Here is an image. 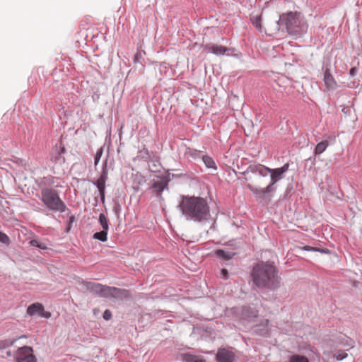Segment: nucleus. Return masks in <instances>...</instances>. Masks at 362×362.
Masks as SVG:
<instances>
[{"label": "nucleus", "mask_w": 362, "mask_h": 362, "mask_svg": "<svg viewBox=\"0 0 362 362\" xmlns=\"http://www.w3.org/2000/svg\"><path fill=\"white\" fill-rule=\"evenodd\" d=\"M303 249L306 250V251H317V252H320L321 253H327V252H329L328 250L320 249V248H317V247H310V246H308V245L304 246L303 247Z\"/></svg>", "instance_id": "a878e982"}, {"label": "nucleus", "mask_w": 362, "mask_h": 362, "mask_svg": "<svg viewBox=\"0 0 362 362\" xmlns=\"http://www.w3.org/2000/svg\"><path fill=\"white\" fill-rule=\"evenodd\" d=\"M40 316L45 318H49L51 317V313L49 312L45 311V310L43 309V311L41 313Z\"/></svg>", "instance_id": "c85d7f7f"}, {"label": "nucleus", "mask_w": 362, "mask_h": 362, "mask_svg": "<svg viewBox=\"0 0 362 362\" xmlns=\"http://www.w3.org/2000/svg\"><path fill=\"white\" fill-rule=\"evenodd\" d=\"M95 294L104 297H113L122 300L131 296L128 290L121 289L116 287L104 286L98 283H92V295Z\"/></svg>", "instance_id": "423d86ee"}, {"label": "nucleus", "mask_w": 362, "mask_h": 362, "mask_svg": "<svg viewBox=\"0 0 362 362\" xmlns=\"http://www.w3.org/2000/svg\"><path fill=\"white\" fill-rule=\"evenodd\" d=\"M205 49L209 52L213 53L216 55H223L226 52L230 50V49L223 45H218L215 44L206 45Z\"/></svg>", "instance_id": "ddd939ff"}, {"label": "nucleus", "mask_w": 362, "mask_h": 362, "mask_svg": "<svg viewBox=\"0 0 362 362\" xmlns=\"http://www.w3.org/2000/svg\"><path fill=\"white\" fill-rule=\"evenodd\" d=\"M254 284L259 288L276 290L280 286L278 271L272 264L261 262L257 264L252 273Z\"/></svg>", "instance_id": "f03ea898"}, {"label": "nucleus", "mask_w": 362, "mask_h": 362, "mask_svg": "<svg viewBox=\"0 0 362 362\" xmlns=\"http://www.w3.org/2000/svg\"><path fill=\"white\" fill-rule=\"evenodd\" d=\"M43 311V305L39 303H35L33 304H31L28 306L27 309V313L30 315H41V313Z\"/></svg>", "instance_id": "dca6fc26"}, {"label": "nucleus", "mask_w": 362, "mask_h": 362, "mask_svg": "<svg viewBox=\"0 0 362 362\" xmlns=\"http://www.w3.org/2000/svg\"><path fill=\"white\" fill-rule=\"evenodd\" d=\"M276 29L284 28L288 35L296 37H301L308 28V23L303 15L297 12L283 13L276 21Z\"/></svg>", "instance_id": "7ed1b4c3"}, {"label": "nucleus", "mask_w": 362, "mask_h": 362, "mask_svg": "<svg viewBox=\"0 0 362 362\" xmlns=\"http://www.w3.org/2000/svg\"><path fill=\"white\" fill-rule=\"evenodd\" d=\"M202 160L206 168H211L213 170H216V165L215 164L214 160L209 156H203Z\"/></svg>", "instance_id": "a211bd4d"}, {"label": "nucleus", "mask_w": 362, "mask_h": 362, "mask_svg": "<svg viewBox=\"0 0 362 362\" xmlns=\"http://www.w3.org/2000/svg\"><path fill=\"white\" fill-rule=\"evenodd\" d=\"M289 164L286 163L282 167L275 169H271L270 174V183L264 188L255 187L251 184H247V187L257 197L263 198L266 194L270 193L274 190L273 186L280 180L284 177V173L288 171Z\"/></svg>", "instance_id": "20e7f679"}, {"label": "nucleus", "mask_w": 362, "mask_h": 362, "mask_svg": "<svg viewBox=\"0 0 362 362\" xmlns=\"http://www.w3.org/2000/svg\"><path fill=\"white\" fill-rule=\"evenodd\" d=\"M0 242L6 245H9L11 240L6 233L0 231Z\"/></svg>", "instance_id": "393cba45"}, {"label": "nucleus", "mask_w": 362, "mask_h": 362, "mask_svg": "<svg viewBox=\"0 0 362 362\" xmlns=\"http://www.w3.org/2000/svg\"><path fill=\"white\" fill-rule=\"evenodd\" d=\"M346 356L347 354L343 350H339L336 354H334V357L338 361H341Z\"/></svg>", "instance_id": "bb28decb"}, {"label": "nucleus", "mask_w": 362, "mask_h": 362, "mask_svg": "<svg viewBox=\"0 0 362 362\" xmlns=\"http://www.w3.org/2000/svg\"><path fill=\"white\" fill-rule=\"evenodd\" d=\"M189 152L190 153L191 156L193 157L197 156V155L198 154V152L196 150H194V151L189 150Z\"/></svg>", "instance_id": "473e14b6"}, {"label": "nucleus", "mask_w": 362, "mask_h": 362, "mask_svg": "<svg viewBox=\"0 0 362 362\" xmlns=\"http://www.w3.org/2000/svg\"><path fill=\"white\" fill-rule=\"evenodd\" d=\"M95 362H100V361H95Z\"/></svg>", "instance_id": "58836bf2"}, {"label": "nucleus", "mask_w": 362, "mask_h": 362, "mask_svg": "<svg viewBox=\"0 0 362 362\" xmlns=\"http://www.w3.org/2000/svg\"><path fill=\"white\" fill-rule=\"evenodd\" d=\"M107 230H102L100 232H96L93 235V238L97 239L100 241L105 242L107 240Z\"/></svg>", "instance_id": "aec40b11"}, {"label": "nucleus", "mask_w": 362, "mask_h": 362, "mask_svg": "<svg viewBox=\"0 0 362 362\" xmlns=\"http://www.w3.org/2000/svg\"><path fill=\"white\" fill-rule=\"evenodd\" d=\"M290 362H309V361L304 356L293 355L290 357Z\"/></svg>", "instance_id": "5701e85b"}, {"label": "nucleus", "mask_w": 362, "mask_h": 362, "mask_svg": "<svg viewBox=\"0 0 362 362\" xmlns=\"http://www.w3.org/2000/svg\"><path fill=\"white\" fill-rule=\"evenodd\" d=\"M107 179V170L106 169V165H104L103 168V171L100 177L95 182H92L94 185H95L98 189L100 195L101 197L102 200L105 199V182Z\"/></svg>", "instance_id": "1a4fd4ad"}, {"label": "nucleus", "mask_w": 362, "mask_h": 362, "mask_svg": "<svg viewBox=\"0 0 362 362\" xmlns=\"http://www.w3.org/2000/svg\"><path fill=\"white\" fill-rule=\"evenodd\" d=\"M73 221H74V217H72V216H71V217L70 218V222H69V226H68V227H67V228H66V230H67V231H69V230H70V224L73 222Z\"/></svg>", "instance_id": "72a5a7b5"}, {"label": "nucleus", "mask_w": 362, "mask_h": 362, "mask_svg": "<svg viewBox=\"0 0 362 362\" xmlns=\"http://www.w3.org/2000/svg\"><path fill=\"white\" fill-rule=\"evenodd\" d=\"M158 178V180L153 182L152 188L156 192V196L161 198L162 192L165 189L168 188L170 178V175L159 177Z\"/></svg>", "instance_id": "6e6552de"}, {"label": "nucleus", "mask_w": 362, "mask_h": 362, "mask_svg": "<svg viewBox=\"0 0 362 362\" xmlns=\"http://www.w3.org/2000/svg\"><path fill=\"white\" fill-rule=\"evenodd\" d=\"M215 253L218 257L224 260L230 259L235 255L234 252L225 251L224 250H217Z\"/></svg>", "instance_id": "f3484780"}, {"label": "nucleus", "mask_w": 362, "mask_h": 362, "mask_svg": "<svg viewBox=\"0 0 362 362\" xmlns=\"http://www.w3.org/2000/svg\"><path fill=\"white\" fill-rule=\"evenodd\" d=\"M96 357H97V358L100 361V356L98 354L97 355V356H96ZM101 357L103 358V356H101Z\"/></svg>", "instance_id": "e433bc0d"}, {"label": "nucleus", "mask_w": 362, "mask_h": 362, "mask_svg": "<svg viewBox=\"0 0 362 362\" xmlns=\"http://www.w3.org/2000/svg\"><path fill=\"white\" fill-rule=\"evenodd\" d=\"M324 69V82L328 89L334 90L337 86V83L334 81L332 75L330 73L329 69L327 66L323 67Z\"/></svg>", "instance_id": "f8f14e48"}, {"label": "nucleus", "mask_w": 362, "mask_h": 362, "mask_svg": "<svg viewBox=\"0 0 362 362\" xmlns=\"http://www.w3.org/2000/svg\"><path fill=\"white\" fill-rule=\"evenodd\" d=\"M251 21H252L253 25H255L257 30H259V31H262V25H261L262 16L261 15L252 16Z\"/></svg>", "instance_id": "412c9836"}, {"label": "nucleus", "mask_w": 362, "mask_h": 362, "mask_svg": "<svg viewBox=\"0 0 362 362\" xmlns=\"http://www.w3.org/2000/svg\"><path fill=\"white\" fill-rule=\"evenodd\" d=\"M221 274L223 276V278L227 279V277H228V271H227V269H223L221 270Z\"/></svg>", "instance_id": "7c9ffc66"}, {"label": "nucleus", "mask_w": 362, "mask_h": 362, "mask_svg": "<svg viewBox=\"0 0 362 362\" xmlns=\"http://www.w3.org/2000/svg\"><path fill=\"white\" fill-rule=\"evenodd\" d=\"M105 320H110L112 318V313L110 310H105L103 315Z\"/></svg>", "instance_id": "cd10ccee"}, {"label": "nucleus", "mask_w": 362, "mask_h": 362, "mask_svg": "<svg viewBox=\"0 0 362 362\" xmlns=\"http://www.w3.org/2000/svg\"><path fill=\"white\" fill-rule=\"evenodd\" d=\"M235 358V354L225 348L218 349L216 356L217 362H233Z\"/></svg>", "instance_id": "9d476101"}, {"label": "nucleus", "mask_w": 362, "mask_h": 362, "mask_svg": "<svg viewBox=\"0 0 362 362\" xmlns=\"http://www.w3.org/2000/svg\"><path fill=\"white\" fill-rule=\"evenodd\" d=\"M247 173H251L259 176L266 177L269 175L270 168L261 164L250 165L247 170Z\"/></svg>", "instance_id": "9b49d317"}, {"label": "nucleus", "mask_w": 362, "mask_h": 362, "mask_svg": "<svg viewBox=\"0 0 362 362\" xmlns=\"http://www.w3.org/2000/svg\"><path fill=\"white\" fill-rule=\"evenodd\" d=\"M13 341H11L9 344L11 345V344H13Z\"/></svg>", "instance_id": "4c0bfd02"}, {"label": "nucleus", "mask_w": 362, "mask_h": 362, "mask_svg": "<svg viewBox=\"0 0 362 362\" xmlns=\"http://www.w3.org/2000/svg\"><path fill=\"white\" fill-rule=\"evenodd\" d=\"M100 154L101 153L99 154L98 153L96 154L95 157V165H96L99 159H100Z\"/></svg>", "instance_id": "2f4dec72"}, {"label": "nucleus", "mask_w": 362, "mask_h": 362, "mask_svg": "<svg viewBox=\"0 0 362 362\" xmlns=\"http://www.w3.org/2000/svg\"><path fill=\"white\" fill-rule=\"evenodd\" d=\"M93 311H94V315H96L98 313V310H97L95 309Z\"/></svg>", "instance_id": "c9c22d12"}, {"label": "nucleus", "mask_w": 362, "mask_h": 362, "mask_svg": "<svg viewBox=\"0 0 362 362\" xmlns=\"http://www.w3.org/2000/svg\"><path fill=\"white\" fill-rule=\"evenodd\" d=\"M16 362H36L37 359L33 354V350L30 346H23L19 348L15 354Z\"/></svg>", "instance_id": "0eeeda50"}, {"label": "nucleus", "mask_w": 362, "mask_h": 362, "mask_svg": "<svg viewBox=\"0 0 362 362\" xmlns=\"http://www.w3.org/2000/svg\"><path fill=\"white\" fill-rule=\"evenodd\" d=\"M29 243L32 246L37 247L42 250H46L47 248L45 243H40L37 240H31Z\"/></svg>", "instance_id": "b1692460"}, {"label": "nucleus", "mask_w": 362, "mask_h": 362, "mask_svg": "<svg viewBox=\"0 0 362 362\" xmlns=\"http://www.w3.org/2000/svg\"><path fill=\"white\" fill-rule=\"evenodd\" d=\"M179 208L187 221L200 223L207 221L210 217L208 202L206 199L200 197L182 196Z\"/></svg>", "instance_id": "f257e3e1"}, {"label": "nucleus", "mask_w": 362, "mask_h": 362, "mask_svg": "<svg viewBox=\"0 0 362 362\" xmlns=\"http://www.w3.org/2000/svg\"><path fill=\"white\" fill-rule=\"evenodd\" d=\"M41 200L49 209L63 212L66 206L60 199L57 192L50 188H44L41 191Z\"/></svg>", "instance_id": "39448f33"}, {"label": "nucleus", "mask_w": 362, "mask_h": 362, "mask_svg": "<svg viewBox=\"0 0 362 362\" xmlns=\"http://www.w3.org/2000/svg\"><path fill=\"white\" fill-rule=\"evenodd\" d=\"M81 26L83 28V30H88V28H86V25H84L83 23H81Z\"/></svg>", "instance_id": "f704fd0d"}, {"label": "nucleus", "mask_w": 362, "mask_h": 362, "mask_svg": "<svg viewBox=\"0 0 362 362\" xmlns=\"http://www.w3.org/2000/svg\"><path fill=\"white\" fill-rule=\"evenodd\" d=\"M357 72V69L356 67H352L349 71V74L351 76H354Z\"/></svg>", "instance_id": "c756f323"}, {"label": "nucleus", "mask_w": 362, "mask_h": 362, "mask_svg": "<svg viewBox=\"0 0 362 362\" xmlns=\"http://www.w3.org/2000/svg\"><path fill=\"white\" fill-rule=\"evenodd\" d=\"M180 357L184 362H206L202 357L189 353L181 354Z\"/></svg>", "instance_id": "2eb2a0df"}, {"label": "nucleus", "mask_w": 362, "mask_h": 362, "mask_svg": "<svg viewBox=\"0 0 362 362\" xmlns=\"http://www.w3.org/2000/svg\"><path fill=\"white\" fill-rule=\"evenodd\" d=\"M99 223H100L103 230H108V229H109L108 221H107L106 216L103 214H100L99 216Z\"/></svg>", "instance_id": "4be33fe9"}, {"label": "nucleus", "mask_w": 362, "mask_h": 362, "mask_svg": "<svg viewBox=\"0 0 362 362\" xmlns=\"http://www.w3.org/2000/svg\"><path fill=\"white\" fill-rule=\"evenodd\" d=\"M323 138L324 140L322 141L321 142H319L315 146L314 151L315 155H320L322 153L329 144L328 139L331 138V136L325 135Z\"/></svg>", "instance_id": "4468645a"}, {"label": "nucleus", "mask_w": 362, "mask_h": 362, "mask_svg": "<svg viewBox=\"0 0 362 362\" xmlns=\"http://www.w3.org/2000/svg\"><path fill=\"white\" fill-rule=\"evenodd\" d=\"M160 163L158 160H151L148 163V169L151 172L157 173L160 171Z\"/></svg>", "instance_id": "6ab92c4d"}]
</instances>
